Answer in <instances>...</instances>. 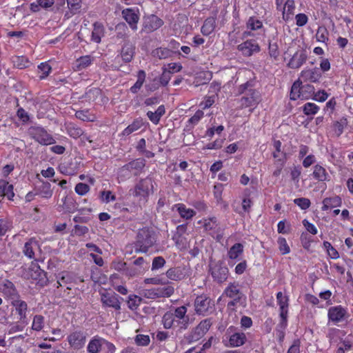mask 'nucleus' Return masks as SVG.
I'll return each instance as SVG.
<instances>
[{"label": "nucleus", "instance_id": "6", "mask_svg": "<svg viewBox=\"0 0 353 353\" xmlns=\"http://www.w3.org/2000/svg\"><path fill=\"white\" fill-rule=\"evenodd\" d=\"M232 328L233 327L231 326L228 329L222 343L227 347H239L243 345L247 341L245 334L242 332L230 333V331Z\"/></svg>", "mask_w": 353, "mask_h": 353}, {"label": "nucleus", "instance_id": "14", "mask_svg": "<svg viewBox=\"0 0 353 353\" xmlns=\"http://www.w3.org/2000/svg\"><path fill=\"white\" fill-rule=\"evenodd\" d=\"M211 274L218 283L225 282L228 276L229 270L227 267L223 266L221 263H216L210 266Z\"/></svg>", "mask_w": 353, "mask_h": 353}, {"label": "nucleus", "instance_id": "4", "mask_svg": "<svg viewBox=\"0 0 353 353\" xmlns=\"http://www.w3.org/2000/svg\"><path fill=\"white\" fill-rule=\"evenodd\" d=\"M204 230L216 241H221L224 235V228L221 227L215 216L204 218L199 221Z\"/></svg>", "mask_w": 353, "mask_h": 353}, {"label": "nucleus", "instance_id": "15", "mask_svg": "<svg viewBox=\"0 0 353 353\" xmlns=\"http://www.w3.org/2000/svg\"><path fill=\"white\" fill-rule=\"evenodd\" d=\"M101 301L103 306L110 307L116 310H119L121 309L119 296L115 293H101Z\"/></svg>", "mask_w": 353, "mask_h": 353}, {"label": "nucleus", "instance_id": "57", "mask_svg": "<svg viewBox=\"0 0 353 353\" xmlns=\"http://www.w3.org/2000/svg\"><path fill=\"white\" fill-rule=\"evenodd\" d=\"M101 199L103 203H108L116 200V196L110 190L101 192Z\"/></svg>", "mask_w": 353, "mask_h": 353}, {"label": "nucleus", "instance_id": "28", "mask_svg": "<svg viewBox=\"0 0 353 353\" xmlns=\"http://www.w3.org/2000/svg\"><path fill=\"white\" fill-rule=\"evenodd\" d=\"M174 208L176 209L181 217L185 219H190L196 214L194 210L188 208L183 203L175 204Z\"/></svg>", "mask_w": 353, "mask_h": 353}, {"label": "nucleus", "instance_id": "54", "mask_svg": "<svg viewBox=\"0 0 353 353\" xmlns=\"http://www.w3.org/2000/svg\"><path fill=\"white\" fill-rule=\"evenodd\" d=\"M153 56L158 57L160 59H166L170 56L171 52L165 48H158L153 50Z\"/></svg>", "mask_w": 353, "mask_h": 353}, {"label": "nucleus", "instance_id": "16", "mask_svg": "<svg viewBox=\"0 0 353 353\" xmlns=\"http://www.w3.org/2000/svg\"><path fill=\"white\" fill-rule=\"evenodd\" d=\"M212 325L210 319H205L200 322V323L194 328L191 334V339L196 341L201 339L209 330Z\"/></svg>", "mask_w": 353, "mask_h": 353}, {"label": "nucleus", "instance_id": "29", "mask_svg": "<svg viewBox=\"0 0 353 353\" xmlns=\"http://www.w3.org/2000/svg\"><path fill=\"white\" fill-rule=\"evenodd\" d=\"M12 305L15 307L16 311L19 316V319L24 322L26 319V312L28 310L27 303L22 300H15L12 302Z\"/></svg>", "mask_w": 353, "mask_h": 353}, {"label": "nucleus", "instance_id": "56", "mask_svg": "<svg viewBox=\"0 0 353 353\" xmlns=\"http://www.w3.org/2000/svg\"><path fill=\"white\" fill-rule=\"evenodd\" d=\"M279 249L282 254H288L290 252V248L288 245L287 241L283 237H279L278 239Z\"/></svg>", "mask_w": 353, "mask_h": 353}, {"label": "nucleus", "instance_id": "50", "mask_svg": "<svg viewBox=\"0 0 353 353\" xmlns=\"http://www.w3.org/2000/svg\"><path fill=\"white\" fill-rule=\"evenodd\" d=\"M323 248L326 250L329 256L333 259L339 258V254L338 251L331 245L328 241L323 242Z\"/></svg>", "mask_w": 353, "mask_h": 353}, {"label": "nucleus", "instance_id": "19", "mask_svg": "<svg viewBox=\"0 0 353 353\" xmlns=\"http://www.w3.org/2000/svg\"><path fill=\"white\" fill-rule=\"evenodd\" d=\"M163 24V21L159 17L156 15L152 14L147 17L143 23V28L147 32H153Z\"/></svg>", "mask_w": 353, "mask_h": 353}, {"label": "nucleus", "instance_id": "1", "mask_svg": "<svg viewBox=\"0 0 353 353\" xmlns=\"http://www.w3.org/2000/svg\"><path fill=\"white\" fill-rule=\"evenodd\" d=\"M187 311V307L183 305L175 308L173 311L165 312L162 318L164 328L177 327L179 330H186L190 323Z\"/></svg>", "mask_w": 353, "mask_h": 353}, {"label": "nucleus", "instance_id": "30", "mask_svg": "<svg viewBox=\"0 0 353 353\" xmlns=\"http://www.w3.org/2000/svg\"><path fill=\"white\" fill-rule=\"evenodd\" d=\"M165 113L164 105H161L158 107L155 112L148 111L147 116L150 121L157 125L159 123L161 117Z\"/></svg>", "mask_w": 353, "mask_h": 353}, {"label": "nucleus", "instance_id": "59", "mask_svg": "<svg viewBox=\"0 0 353 353\" xmlns=\"http://www.w3.org/2000/svg\"><path fill=\"white\" fill-rule=\"evenodd\" d=\"M165 261L162 256H156L153 259L152 264V270H159L164 266Z\"/></svg>", "mask_w": 353, "mask_h": 353}, {"label": "nucleus", "instance_id": "64", "mask_svg": "<svg viewBox=\"0 0 353 353\" xmlns=\"http://www.w3.org/2000/svg\"><path fill=\"white\" fill-rule=\"evenodd\" d=\"M295 19L296 26L301 27L305 26L307 23L308 17L306 14L300 13L296 15Z\"/></svg>", "mask_w": 353, "mask_h": 353}, {"label": "nucleus", "instance_id": "21", "mask_svg": "<svg viewBox=\"0 0 353 353\" xmlns=\"http://www.w3.org/2000/svg\"><path fill=\"white\" fill-rule=\"evenodd\" d=\"M321 77V73L316 68L313 69H305L301 72V78L304 81L312 83L318 82Z\"/></svg>", "mask_w": 353, "mask_h": 353}, {"label": "nucleus", "instance_id": "31", "mask_svg": "<svg viewBox=\"0 0 353 353\" xmlns=\"http://www.w3.org/2000/svg\"><path fill=\"white\" fill-rule=\"evenodd\" d=\"M38 247L37 241L34 239H30L24 245L23 253L29 259H33L34 257V250Z\"/></svg>", "mask_w": 353, "mask_h": 353}, {"label": "nucleus", "instance_id": "33", "mask_svg": "<svg viewBox=\"0 0 353 353\" xmlns=\"http://www.w3.org/2000/svg\"><path fill=\"white\" fill-rule=\"evenodd\" d=\"M216 27V19L214 17L206 19L201 28L203 35L208 36L212 33Z\"/></svg>", "mask_w": 353, "mask_h": 353}, {"label": "nucleus", "instance_id": "2", "mask_svg": "<svg viewBox=\"0 0 353 353\" xmlns=\"http://www.w3.org/2000/svg\"><path fill=\"white\" fill-rule=\"evenodd\" d=\"M238 92L239 94H243L239 100L240 109L252 108V109L250 110L252 112L254 108L261 101L260 92L253 88V85L250 81L240 85L238 88Z\"/></svg>", "mask_w": 353, "mask_h": 353}, {"label": "nucleus", "instance_id": "58", "mask_svg": "<svg viewBox=\"0 0 353 353\" xmlns=\"http://www.w3.org/2000/svg\"><path fill=\"white\" fill-rule=\"evenodd\" d=\"M294 203L297 205L301 210H307L311 205L310 199L307 198L295 199L294 200Z\"/></svg>", "mask_w": 353, "mask_h": 353}, {"label": "nucleus", "instance_id": "8", "mask_svg": "<svg viewBox=\"0 0 353 353\" xmlns=\"http://www.w3.org/2000/svg\"><path fill=\"white\" fill-rule=\"evenodd\" d=\"M214 309L211 299L205 296H199L194 301V310L199 315L207 316L212 313Z\"/></svg>", "mask_w": 353, "mask_h": 353}, {"label": "nucleus", "instance_id": "23", "mask_svg": "<svg viewBox=\"0 0 353 353\" xmlns=\"http://www.w3.org/2000/svg\"><path fill=\"white\" fill-rule=\"evenodd\" d=\"M104 339L100 336H94L88 343L87 350L89 353H101Z\"/></svg>", "mask_w": 353, "mask_h": 353}, {"label": "nucleus", "instance_id": "51", "mask_svg": "<svg viewBox=\"0 0 353 353\" xmlns=\"http://www.w3.org/2000/svg\"><path fill=\"white\" fill-rule=\"evenodd\" d=\"M44 325V317L41 315H35L33 318L32 329L35 331H40Z\"/></svg>", "mask_w": 353, "mask_h": 353}, {"label": "nucleus", "instance_id": "48", "mask_svg": "<svg viewBox=\"0 0 353 353\" xmlns=\"http://www.w3.org/2000/svg\"><path fill=\"white\" fill-rule=\"evenodd\" d=\"M141 299L137 295H130L127 301L128 307L131 310H136L140 305Z\"/></svg>", "mask_w": 353, "mask_h": 353}, {"label": "nucleus", "instance_id": "61", "mask_svg": "<svg viewBox=\"0 0 353 353\" xmlns=\"http://www.w3.org/2000/svg\"><path fill=\"white\" fill-rule=\"evenodd\" d=\"M150 339L148 335L138 334L135 338V342L138 345L146 346L150 343Z\"/></svg>", "mask_w": 353, "mask_h": 353}, {"label": "nucleus", "instance_id": "37", "mask_svg": "<svg viewBox=\"0 0 353 353\" xmlns=\"http://www.w3.org/2000/svg\"><path fill=\"white\" fill-rule=\"evenodd\" d=\"M166 277L172 281H177L183 278V274L180 268H172L165 272Z\"/></svg>", "mask_w": 353, "mask_h": 353}, {"label": "nucleus", "instance_id": "46", "mask_svg": "<svg viewBox=\"0 0 353 353\" xmlns=\"http://www.w3.org/2000/svg\"><path fill=\"white\" fill-rule=\"evenodd\" d=\"M319 110V107L314 103H306L303 106V111L305 115L316 114Z\"/></svg>", "mask_w": 353, "mask_h": 353}, {"label": "nucleus", "instance_id": "52", "mask_svg": "<svg viewBox=\"0 0 353 353\" xmlns=\"http://www.w3.org/2000/svg\"><path fill=\"white\" fill-rule=\"evenodd\" d=\"M51 70V66L48 63H41L38 65V71L39 73H41L39 78L41 79L46 78L50 73Z\"/></svg>", "mask_w": 353, "mask_h": 353}, {"label": "nucleus", "instance_id": "5", "mask_svg": "<svg viewBox=\"0 0 353 353\" xmlns=\"http://www.w3.org/2000/svg\"><path fill=\"white\" fill-rule=\"evenodd\" d=\"M153 192V181L152 178L149 176L139 180L132 190L133 196L138 197L140 201H145Z\"/></svg>", "mask_w": 353, "mask_h": 353}, {"label": "nucleus", "instance_id": "36", "mask_svg": "<svg viewBox=\"0 0 353 353\" xmlns=\"http://www.w3.org/2000/svg\"><path fill=\"white\" fill-rule=\"evenodd\" d=\"M134 53V48L132 44L126 43L121 50V57L125 62H130L133 58Z\"/></svg>", "mask_w": 353, "mask_h": 353}, {"label": "nucleus", "instance_id": "60", "mask_svg": "<svg viewBox=\"0 0 353 353\" xmlns=\"http://www.w3.org/2000/svg\"><path fill=\"white\" fill-rule=\"evenodd\" d=\"M74 190L77 194L79 195H85L90 190V187L88 185L83 183H79L76 185L74 188Z\"/></svg>", "mask_w": 353, "mask_h": 353}, {"label": "nucleus", "instance_id": "38", "mask_svg": "<svg viewBox=\"0 0 353 353\" xmlns=\"http://www.w3.org/2000/svg\"><path fill=\"white\" fill-rule=\"evenodd\" d=\"M243 252V246L241 243H235L228 251V257L232 260L237 259Z\"/></svg>", "mask_w": 353, "mask_h": 353}, {"label": "nucleus", "instance_id": "55", "mask_svg": "<svg viewBox=\"0 0 353 353\" xmlns=\"http://www.w3.org/2000/svg\"><path fill=\"white\" fill-rule=\"evenodd\" d=\"M156 288H152L150 289H144L141 290V294L147 299H159L157 291H156Z\"/></svg>", "mask_w": 353, "mask_h": 353}, {"label": "nucleus", "instance_id": "17", "mask_svg": "<svg viewBox=\"0 0 353 353\" xmlns=\"http://www.w3.org/2000/svg\"><path fill=\"white\" fill-rule=\"evenodd\" d=\"M263 23L255 17H250L246 22V30L243 33V37L254 36V31L262 30Z\"/></svg>", "mask_w": 353, "mask_h": 353}, {"label": "nucleus", "instance_id": "41", "mask_svg": "<svg viewBox=\"0 0 353 353\" xmlns=\"http://www.w3.org/2000/svg\"><path fill=\"white\" fill-rule=\"evenodd\" d=\"M157 294L159 298H168L171 296L174 292V288L172 285H166L162 287L156 288Z\"/></svg>", "mask_w": 353, "mask_h": 353}, {"label": "nucleus", "instance_id": "39", "mask_svg": "<svg viewBox=\"0 0 353 353\" xmlns=\"http://www.w3.org/2000/svg\"><path fill=\"white\" fill-rule=\"evenodd\" d=\"M36 194H39L43 198L50 199L53 194L50 183L48 182H43L38 189V192Z\"/></svg>", "mask_w": 353, "mask_h": 353}, {"label": "nucleus", "instance_id": "20", "mask_svg": "<svg viewBox=\"0 0 353 353\" xmlns=\"http://www.w3.org/2000/svg\"><path fill=\"white\" fill-rule=\"evenodd\" d=\"M145 166V161L141 159H137L124 165L120 168V172L128 171L137 174Z\"/></svg>", "mask_w": 353, "mask_h": 353}, {"label": "nucleus", "instance_id": "11", "mask_svg": "<svg viewBox=\"0 0 353 353\" xmlns=\"http://www.w3.org/2000/svg\"><path fill=\"white\" fill-rule=\"evenodd\" d=\"M347 315V309L341 305L330 307L327 311L328 321L334 325L345 321Z\"/></svg>", "mask_w": 353, "mask_h": 353}, {"label": "nucleus", "instance_id": "25", "mask_svg": "<svg viewBox=\"0 0 353 353\" xmlns=\"http://www.w3.org/2000/svg\"><path fill=\"white\" fill-rule=\"evenodd\" d=\"M224 294L234 300H241L243 296V294L239 290V285L235 283H230L225 288Z\"/></svg>", "mask_w": 353, "mask_h": 353}, {"label": "nucleus", "instance_id": "63", "mask_svg": "<svg viewBox=\"0 0 353 353\" xmlns=\"http://www.w3.org/2000/svg\"><path fill=\"white\" fill-rule=\"evenodd\" d=\"M115 350L114 345L104 339L101 353H114Z\"/></svg>", "mask_w": 353, "mask_h": 353}, {"label": "nucleus", "instance_id": "13", "mask_svg": "<svg viewBox=\"0 0 353 353\" xmlns=\"http://www.w3.org/2000/svg\"><path fill=\"white\" fill-rule=\"evenodd\" d=\"M238 50L245 57H250L260 51V46L254 39H248L237 46Z\"/></svg>", "mask_w": 353, "mask_h": 353}, {"label": "nucleus", "instance_id": "9", "mask_svg": "<svg viewBox=\"0 0 353 353\" xmlns=\"http://www.w3.org/2000/svg\"><path fill=\"white\" fill-rule=\"evenodd\" d=\"M277 10L281 12L282 18L285 21H289L295 10V4L293 0H276Z\"/></svg>", "mask_w": 353, "mask_h": 353}, {"label": "nucleus", "instance_id": "10", "mask_svg": "<svg viewBox=\"0 0 353 353\" xmlns=\"http://www.w3.org/2000/svg\"><path fill=\"white\" fill-rule=\"evenodd\" d=\"M122 17L128 23L130 28L136 31L138 29V22L140 18L139 10L137 8H128L122 10Z\"/></svg>", "mask_w": 353, "mask_h": 353}, {"label": "nucleus", "instance_id": "26", "mask_svg": "<svg viewBox=\"0 0 353 353\" xmlns=\"http://www.w3.org/2000/svg\"><path fill=\"white\" fill-rule=\"evenodd\" d=\"M306 55L303 52H296L288 63V65L291 68H300L306 61Z\"/></svg>", "mask_w": 353, "mask_h": 353}, {"label": "nucleus", "instance_id": "49", "mask_svg": "<svg viewBox=\"0 0 353 353\" xmlns=\"http://www.w3.org/2000/svg\"><path fill=\"white\" fill-rule=\"evenodd\" d=\"M13 64L14 67L23 69L28 67L30 62L28 59L25 57H16L13 59Z\"/></svg>", "mask_w": 353, "mask_h": 353}, {"label": "nucleus", "instance_id": "47", "mask_svg": "<svg viewBox=\"0 0 353 353\" xmlns=\"http://www.w3.org/2000/svg\"><path fill=\"white\" fill-rule=\"evenodd\" d=\"M66 130L68 134L74 139H77L83 134V130L74 124L68 125Z\"/></svg>", "mask_w": 353, "mask_h": 353}, {"label": "nucleus", "instance_id": "53", "mask_svg": "<svg viewBox=\"0 0 353 353\" xmlns=\"http://www.w3.org/2000/svg\"><path fill=\"white\" fill-rule=\"evenodd\" d=\"M302 100H306L312 97L314 94V88L313 85L306 84L301 85Z\"/></svg>", "mask_w": 353, "mask_h": 353}, {"label": "nucleus", "instance_id": "35", "mask_svg": "<svg viewBox=\"0 0 353 353\" xmlns=\"http://www.w3.org/2000/svg\"><path fill=\"white\" fill-rule=\"evenodd\" d=\"M93 59L90 55L81 57L77 59L74 65V68L75 70H82L90 65Z\"/></svg>", "mask_w": 353, "mask_h": 353}, {"label": "nucleus", "instance_id": "24", "mask_svg": "<svg viewBox=\"0 0 353 353\" xmlns=\"http://www.w3.org/2000/svg\"><path fill=\"white\" fill-rule=\"evenodd\" d=\"M12 184L4 179H0V196L7 197L8 199L12 201L14 196Z\"/></svg>", "mask_w": 353, "mask_h": 353}, {"label": "nucleus", "instance_id": "12", "mask_svg": "<svg viewBox=\"0 0 353 353\" xmlns=\"http://www.w3.org/2000/svg\"><path fill=\"white\" fill-rule=\"evenodd\" d=\"M31 133L35 141L43 145L54 144L55 139L45 129L40 127L32 129Z\"/></svg>", "mask_w": 353, "mask_h": 353}, {"label": "nucleus", "instance_id": "7", "mask_svg": "<svg viewBox=\"0 0 353 353\" xmlns=\"http://www.w3.org/2000/svg\"><path fill=\"white\" fill-rule=\"evenodd\" d=\"M276 303L279 307V316L281 318L279 325L281 328L285 329L288 323L289 296L283 294L282 292H279L276 293Z\"/></svg>", "mask_w": 353, "mask_h": 353}, {"label": "nucleus", "instance_id": "62", "mask_svg": "<svg viewBox=\"0 0 353 353\" xmlns=\"http://www.w3.org/2000/svg\"><path fill=\"white\" fill-rule=\"evenodd\" d=\"M329 95L325 90H319L313 94V99L318 102H324L327 100Z\"/></svg>", "mask_w": 353, "mask_h": 353}, {"label": "nucleus", "instance_id": "3", "mask_svg": "<svg viewBox=\"0 0 353 353\" xmlns=\"http://www.w3.org/2000/svg\"><path fill=\"white\" fill-rule=\"evenodd\" d=\"M155 232L148 228H143L138 232L134 243L136 253H146L156 243Z\"/></svg>", "mask_w": 353, "mask_h": 353}, {"label": "nucleus", "instance_id": "32", "mask_svg": "<svg viewBox=\"0 0 353 353\" xmlns=\"http://www.w3.org/2000/svg\"><path fill=\"white\" fill-rule=\"evenodd\" d=\"M312 175L313 177L319 181H325L329 180L330 178L326 170L320 165H316L314 167Z\"/></svg>", "mask_w": 353, "mask_h": 353}, {"label": "nucleus", "instance_id": "40", "mask_svg": "<svg viewBox=\"0 0 353 353\" xmlns=\"http://www.w3.org/2000/svg\"><path fill=\"white\" fill-rule=\"evenodd\" d=\"M301 84L302 82L299 80L295 81L292 88L290 91V99L292 100H296V99H302V92H301Z\"/></svg>", "mask_w": 353, "mask_h": 353}, {"label": "nucleus", "instance_id": "34", "mask_svg": "<svg viewBox=\"0 0 353 353\" xmlns=\"http://www.w3.org/2000/svg\"><path fill=\"white\" fill-rule=\"evenodd\" d=\"M104 35V28L100 23L96 22L93 24L92 32V41L99 43L101 42V37Z\"/></svg>", "mask_w": 353, "mask_h": 353}, {"label": "nucleus", "instance_id": "43", "mask_svg": "<svg viewBox=\"0 0 353 353\" xmlns=\"http://www.w3.org/2000/svg\"><path fill=\"white\" fill-rule=\"evenodd\" d=\"M145 79V72L143 70H139L137 74V80L136 83L130 88L131 92L135 94L142 87Z\"/></svg>", "mask_w": 353, "mask_h": 353}, {"label": "nucleus", "instance_id": "22", "mask_svg": "<svg viewBox=\"0 0 353 353\" xmlns=\"http://www.w3.org/2000/svg\"><path fill=\"white\" fill-rule=\"evenodd\" d=\"M63 204L58 207L59 212L73 213L77 210V205L71 196H65L62 199Z\"/></svg>", "mask_w": 353, "mask_h": 353}, {"label": "nucleus", "instance_id": "27", "mask_svg": "<svg viewBox=\"0 0 353 353\" xmlns=\"http://www.w3.org/2000/svg\"><path fill=\"white\" fill-rule=\"evenodd\" d=\"M342 201L340 196H334L333 197H327L323 199L322 210L325 211L330 208L339 207L341 205Z\"/></svg>", "mask_w": 353, "mask_h": 353}, {"label": "nucleus", "instance_id": "18", "mask_svg": "<svg viewBox=\"0 0 353 353\" xmlns=\"http://www.w3.org/2000/svg\"><path fill=\"white\" fill-rule=\"evenodd\" d=\"M68 341L71 347L74 349L79 350L85 343V336L81 331H75L68 336Z\"/></svg>", "mask_w": 353, "mask_h": 353}, {"label": "nucleus", "instance_id": "45", "mask_svg": "<svg viewBox=\"0 0 353 353\" xmlns=\"http://www.w3.org/2000/svg\"><path fill=\"white\" fill-rule=\"evenodd\" d=\"M329 32L327 28L324 26H320L318 28L316 39L317 41L326 43L328 41Z\"/></svg>", "mask_w": 353, "mask_h": 353}, {"label": "nucleus", "instance_id": "42", "mask_svg": "<svg viewBox=\"0 0 353 353\" xmlns=\"http://www.w3.org/2000/svg\"><path fill=\"white\" fill-rule=\"evenodd\" d=\"M143 125V121L141 119H136L134 120L130 125H129L127 128H125L122 134L123 136H129L134 132L140 129Z\"/></svg>", "mask_w": 353, "mask_h": 353}, {"label": "nucleus", "instance_id": "44", "mask_svg": "<svg viewBox=\"0 0 353 353\" xmlns=\"http://www.w3.org/2000/svg\"><path fill=\"white\" fill-rule=\"evenodd\" d=\"M74 282V276L72 273L68 272H62L58 276L57 283L59 285L63 284L72 283Z\"/></svg>", "mask_w": 353, "mask_h": 353}]
</instances>
